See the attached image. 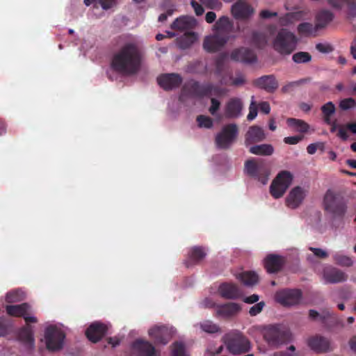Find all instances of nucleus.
Wrapping results in <instances>:
<instances>
[{"label":"nucleus","mask_w":356,"mask_h":356,"mask_svg":"<svg viewBox=\"0 0 356 356\" xmlns=\"http://www.w3.org/2000/svg\"><path fill=\"white\" fill-rule=\"evenodd\" d=\"M309 250H311L314 254L318 258L323 259L328 256L327 253L321 248H309Z\"/></svg>","instance_id":"57"},{"label":"nucleus","mask_w":356,"mask_h":356,"mask_svg":"<svg viewBox=\"0 0 356 356\" xmlns=\"http://www.w3.org/2000/svg\"><path fill=\"white\" fill-rule=\"evenodd\" d=\"M335 109V106L332 102H328L321 107L324 121L326 124H331V116L334 113Z\"/></svg>","instance_id":"39"},{"label":"nucleus","mask_w":356,"mask_h":356,"mask_svg":"<svg viewBox=\"0 0 356 356\" xmlns=\"http://www.w3.org/2000/svg\"><path fill=\"white\" fill-rule=\"evenodd\" d=\"M298 39L292 32L286 29H281L276 35L273 46L281 54L288 55L296 48Z\"/></svg>","instance_id":"3"},{"label":"nucleus","mask_w":356,"mask_h":356,"mask_svg":"<svg viewBox=\"0 0 356 356\" xmlns=\"http://www.w3.org/2000/svg\"><path fill=\"white\" fill-rule=\"evenodd\" d=\"M254 85L269 93H273L278 88L279 83L273 74L262 76L254 81Z\"/></svg>","instance_id":"18"},{"label":"nucleus","mask_w":356,"mask_h":356,"mask_svg":"<svg viewBox=\"0 0 356 356\" xmlns=\"http://www.w3.org/2000/svg\"><path fill=\"white\" fill-rule=\"evenodd\" d=\"M332 314L329 311H323L320 314L317 311L314 309H310L309 312V316L312 320H316L318 318L321 322L324 323L327 318L332 316Z\"/></svg>","instance_id":"46"},{"label":"nucleus","mask_w":356,"mask_h":356,"mask_svg":"<svg viewBox=\"0 0 356 356\" xmlns=\"http://www.w3.org/2000/svg\"><path fill=\"white\" fill-rule=\"evenodd\" d=\"M302 292L300 289H286L275 293V300L285 307L293 306L299 304L302 298Z\"/></svg>","instance_id":"11"},{"label":"nucleus","mask_w":356,"mask_h":356,"mask_svg":"<svg viewBox=\"0 0 356 356\" xmlns=\"http://www.w3.org/2000/svg\"><path fill=\"white\" fill-rule=\"evenodd\" d=\"M264 262V267L268 273H275L281 270L285 260L282 256L270 254L266 256Z\"/></svg>","instance_id":"21"},{"label":"nucleus","mask_w":356,"mask_h":356,"mask_svg":"<svg viewBox=\"0 0 356 356\" xmlns=\"http://www.w3.org/2000/svg\"><path fill=\"white\" fill-rule=\"evenodd\" d=\"M230 58L233 60L247 64L254 63L257 60L254 51L244 47L234 49L231 53Z\"/></svg>","instance_id":"13"},{"label":"nucleus","mask_w":356,"mask_h":356,"mask_svg":"<svg viewBox=\"0 0 356 356\" xmlns=\"http://www.w3.org/2000/svg\"><path fill=\"white\" fill-rule=\"evenodd\" d=\"M257 115V108L253 106V103L250 106L249 113L247 116L248 120H254Z\"/></svg>","instance_id":"60"},{"label":"nucleus","mask_w":356,"mask_h":356,"mask_svg":"<svg viewBox=\"0 0 356 356\" xmlns=\"http://www.w3.org/2000/svg\"><path fill=\"white\" fill-rule=\"evenodd\" d=\"M107 326L102 323H92L86 330L87 338L93 343H97L106 334Z\"/></svg>","instance_id":"17"},{"label":"nucleus","mask_w":356,"mask_h":356,"mask_svg":"<svg viewBox=\"0 0 356 356\" xmlns=\"http://www.w3.org/2000/svg\"><path fill=\"white\" fill-rule=\"evenodd\" d=\"M356 105V102L353 98H346L342 99L339 103V107L343 111H346L353 108Z\"/></svg>","instance_id":"52"},{"label":"nucleus","mask_w":356,"mask_h":356,"mask_svg":"<svg viewBox=\"0 0 356 356\" xmlns=\"http://www.w3.org/2000/svg\"><path fill=\"white\" fill-rule=\"evenodd\" d=\"M249 152L255 155L270 156L274 152V148L270 144L255 145L250 147Z\"/></svg>","instance_id":"33"},{"label":"nucleus","mask_w":356,"mask_h":356,"mask_svg":"<svg viewBox=\"0 0 356 356\" xmlns=\"http://www.w3.org/2000/svg\"><path fill=\"white\" fill-rule=\"evenodd\" d=\"M324 210L334 218H343L347 211V204L344 197L339 193L329 189L323 197Z\"/></svg>","instance_id":"2"},{"label":"nucleus","mask_w":356,"mask_h":356,"mask_svg":"<svg viewBox=\"0 0 356 356\" xmlns=\"http://www.w3.org/2000/svg\"><path fill=\"white\" fill-rule=\"evenodd\" d=\"M260 111L265 113L268 114L270 111V106L268 102H263L259 104Z\"/></svg>","instance_id":"63"},{"label":"nucleus","mask_w":356,"mask_h":356,"mask_svg":"<svg viewBox=\"0 0 356 356\" xmlns=\"http://www.w3.org/2000/svg\"><path fill=\"white\" fill-rule=\"evenodd\" d=\"M262 334L268 344L275 348L288 342L291 337L289 331L282 329L277 325H270L265 327Z\"/></svg>","instance_id":"5"},{"label":"nucleus","mask_w":356,"mask_h":356,"mask_svg":"<svg viewBox=\"0 0 356 356\" xmlns=\"http://www.w3.org/2000/svg\"><path fill=\"white\" fill-rule=\"evenodd\" d=\"M23 292L19 290H14L8 292L6 296V301L8 303L19 302L23 300Z\"/></svg>","instance_id":"45"},{"label":"nucleus","mask_w":356,"mask_h":356,"mask_svg":"<svg viewBox=\"0 0 356 356\" xmlns=\"http://www.w3.org/2000/svg\"><path fill=\"white\" fill-rule=\"evenodd\" d=\"M305 82V79H300L298 81L289 82V83H286V85H284L282 88L281 91L283 93L289 92L292 91L295 88L299 86L300 85H301L302 83H303Z\"/></svg>","instance_id":"50"},{"label":"nucleus","mask_w":356,"mask_h":356,"mask_svg":"<svg viewBox=\"0 0 356 356\" xmlns=\"http://www.w3.org/2000/svg\"><path fill=\"white\" fill-rule=\"evenodd\" d=\"M309 347L317 353H326L331 350L329 339L321 336L310 337L307 341Z\"/></svg>","instance_id":"20"},{"label":"nucleus","mask_w":356,"mask_h":356,"mask_svg":"<svg viewBox=\"0 0 356 356\" xmlns=\"http://www.w3.org/2000/svg\"><path fill=\"white\" fill-rule=\"evenodd\" d=\"M254 13V9L243 0H238L232 7V13L236 19H247Z\"/></svg>","instance_id":"23"},{"label":"nucleus","mask_w":356,"mask_h":356,"mask_svg":"<svg viewBox=\"0 0 356 356\" xmlns=\"http://www.w3.org/2000/svg\"><path fill=\"white\" fill-rule=\"evenodd\" d=\"M132 349L136 356H156L155 348L147 341L136 340L132 344Z\"/></svg>","instance_id":"19"},{"label":"nucleus","mask_w":356,"mask_h":356,"mask_svg":"<svg viewBox=\"0 0 356 356\" xmlns=\"http://www.w3.org/2000/svg\"><path fill=\"white\" fill-rule=\"evenodd\" d=\"M197 122L200 127L210 129L213 125L212 119L209 116L203 115H200L197 117Z\"/></svg>","instance_id":"49"},{"label":"nucleus","mask_w":356,"mask_h":356,"mask_svg":"<svg viewBox=\"0 0 356 356\" xmlns=\"http://www.w3.org/2000/svg\"><path fill=\"white\" fill-rule=\"evenodd\" d=\"M316 49L320 51V52H322V53H327L329 51H331V48L330 46L328 45H325L322 43H318L316 45Z\"/></svg>","instance_id":"64"},{"label":"nucleus","mask_w":356,"mask_h":356,"mask_svg":"<svg viewBox=\"0 0 356 356\" xmlns=\"http://www.w3.org/2000/svg\"><path fill=\"white\" fill-rule=\"evenodd\" d=\"M30 309V305L28 303H22L15 305H7L6 312L8 315L16 317H23L26 315Z\"/></svg>","instance_id":"31"},{"label":"nucleus","mask_w":356,"mask_h":356,"mask_svg":"<svg viewBox=\"0 0 356 356\" xmlns=\"http://www.w3.org/2000/svg\"><path fill=\"white\" fill-rule=\"evenodd\" d=\"M303 138L302 135L288 136L284 138V142L289 145H296L302 140Z\"/></svg>","instance_id":"54"},{"label":"nucleus","mask_w":356,"mask_h":356,"mask_svg":"<svg viewBox=\"0 0 356 356\" xmlns=\"http://www.w3.org/2000/svg\"><path fill=\"white\" fill-rule=\"evenodd\" d=\"M218 291L221 297L225 299H237L241 295L238 287L232 283H222L220 285Z\"/></svg>","instance_id":"28"},{"label":"nucleus","mask_w":356,"mask_h":356,"mask_svg":"<svg viewBox=\"0 0 356 356\" xmlns=\"http://www.w3.org/2000/svg\"><path fill=\"white\" fill-rule=\"evenodd\" d=\"M300 17L299 13H288L284 16L280 17V23L282 26H286L298 19Z\"/></svg>","instance_id":"48"},{"label":"nucleus","mask_w":356,"mask_h":356,"mask_svg":"<svg viewBox=\"0 0 356 356\" xmlns=\"http://www.w3.org/2000/svg\"><path fill=\"white\" fill-rule=\"evenodd\" d=\"M238 279L246 286H252L258 282V275L254 272H244L238 275Z\"/></svg>","instance_id":"37"},{"label":"nucleus","mask_w":356,"mask_h":356,"mask_svg":"<svg viewBox=\"0 0 356 356\" xmlns=\"http://www.w3.org/2000/svg\"><path fill=\"white\" fill-rule=\"evenodd\" d=\"M241 310V307L235 302H228L216 306V317L229 318L236 315Z\"/></svg>","instance_id":"26"},{"label":"nucleus","mask_w":356,"mask_h":356,"mask_svg":"<svg viewBox=\"0 0 356 356\" xmlns=\"http://www.w3.org/2000/svg\"><path fill=\"white\" fill-rule=\"evenodd\" d=\"M243 104L238 98L230 99L225 106V115L227 118H238L241 112Z\"/></svg>","instance_id":"29"},{"label":"nucleus","mask_w":356,"mask_h":356,"mask_svg":"<svg viewBox=\"0 0 356 356\" xmlns=\"http://www.w3.org/2000/svg\"><path fill=\"white\" fill-rule=\"evenodd\" d=\"M333 19V14L326 10L320 11L316 17L317 29L324 28Z\"/></svg>","instance_id":"34"},{"label":"nucleus","mask_w":356,"mask_h":356,"mask_svg":"<svg viewBox=\"0 0 356 356\" xmlns=\"http://www.w3.org/2000/svg\"><path fill=\"white\" fill-rule=\"evenodd\" d=\"M333 259L337 264L341 266L350 267L353 264L350 257L338 252L333 255Z\"/></svg>","instance_id":"43"},{"label":"nucleus","mask_w":356,"mask_h":356,"mask_svg":"<svg viewBox=\"0 0 356 356\" xmlns=\"http://www.w3.org/2000/svg\"><path fill=\"white\" fill-rule=\"evenodd\" d=\"M287 124L290 127H293L301 133H306L309 129V125L307 123L302 120L296 118H288Z\"/></svg>","instance_id":"42"},{"label":"nucleus","mask_w":356,"mask_h":356,"mask_svg":"<svg viewBox=\"0 0 356 356\" xmlns=\"http://www.w3.org/2000/svg\"><path fill=\"white\" fill-rule=\"evenodd\" d=\"M226 93V90L218 86H214L212 83L204 85V96L215 95L222 96Z\"/></svg>","instance_id":"40"},{"label":"nucleus","mask_w":356,"mask_h":356,"mask_svg":"<svg viewBox=\"0 0 356 356\" xmlns=\"http://www.w3.org/2000/svg\"><path fill=\"white\" fill-rule=\"evenodd\" d=\"M19 338L23 342L32 345L34 339L31 327L30 326L23 327L19 332Z\"/></svg>","instance_id":"41"},{"label":"nucleus","mask_w":356,"mask_h":356,"mask_svg":"<svg viewBox=\"0 0 356 356\" xmlns=\"http://www.w3.org/2000/svg\"><path fill=\"white\" fill-rule=\"evenodd\" d=\"M293 178V176L289 171L282 170L280 172L270 186L272 196L275 198L282 197L291 184Z\"/></svg>","instance_id":"8"},{"label":"nucleus","mask_w":356,"mask_h":356,"mask_svg":"<svg viewBox=\"0 0 356 356\" xmlns=\"http://www.w3.org/2000/svg\"><path fill=\"white\" fill-rule=\"evenodd\" d=\"M238 135V129L236 124L231 123L224 126L216 135L215 143L216 146L222 149H229L236 140Z\"/></svg>","instance_id":"7"},{"label":"nucleus","mask_w":356,"mask_h":356,"mask_svg":"<svg viewBox=\"0 0 356 356\" xmlns=\"http://www.w3.org/2000/svg\"><path fill=\"white\" fill-rule=\"evenodd\" d=\"M191 6L193 8L195 14L197 16L202 15L204 13V10L202 6L199 4L195 0H192L191 1Z\"/></svg>","instance_id":"58"},{"label":"nucleus","mask_w":356,"mask_h":356,"mask_svg":"<svg viewBox=\"0 0 356 356\" xmlns=\"http://www.w3.org/2000/svg\"><path fill=\"white\" fill-rule=\"evenodd\" d=\"M196 26V20L193 17L181 16L177 18L171 24V29L178 31L193 29Z\"/></svg>","instance_id":"30"},{"label":"nucleus","mask_w":356,"mask_h":356,"mask_svg":"<svg viewBox=\"0 0 356 356\" xmlns=\"http://www.w3.org/2000/svg\"><path fill=\"white\" fill-rule=\"evenodd\" d=\"M188 255V259L185 261V265L187 268L193 265L198 264L205 258L207 253L204 248L194 246L191 248Z\"/></svg>","instance_id":"27"},{"label":"nucleus","mask_w":356,"mask_h":356,"mask_svg":"<svg viewBox=\"0 0 356 356\" xmlns=\"http://www.w3.org/2000/svg\"><path fill=\"white\" fill-rule=\"evenodd\" d=\"M305 197V191L300 186H296L289 193L286 202L291 209H296L302 202Z\"/></svg>","instance_id":"25"},{"label":"nucleus","mask_w":356,"mask_h":356,"mask_svg":"<svg viewBox=\"0 0 356 356\" xmlns=\"http://www.w3.org/2000/svg\"><path fill=\"white\" fill-rule=\"evenodd\" d=\"M115 1L116 0H99L102 8L106 10L112 8L115 5Z\"/></svg>","instance_id":"59"},{"label":"nucleus","mask_w":356,"mask_h":356,"mask_svg":"<svg viewBox=\"0 0 356 356\" xmlns=\"http://www.w3.org/2000/svg\"><path fill=\"white\" fill-rule=\"evenodd\" d=\"M211 105L209 111L211 115H214L216 114V113L220 108V102L215 98H211Z\"/></svg>","instance_id":"56"},{"label":"nucleus","mask_w":356,"mask_h":356,"mask_svg":"<svg viewBox=\"0 0 356 356\" xmlns=\"http://www.w3.org/2000/svg\"><path fill=\"white\" fill-rule=\"evenodd\" d=\"M264 305H265V303L264 301L259 302L257 303L256 305H253L250 309V311H249L250 315L252 316H254L257 315L262 311Z\"/></svg>","instance_id":"53"},{"label":"nucleus","mask_w":356,"mask_h":356,"mask_svg":"<svg viewBox=\"0 0 356 356\" xmlns=\"http://www.w3.org/2000/svg\"><path fill=\"white\" fill-rule=\"evenodd\" d=\"M266 138L263 129L259 126L253 125L249 127L245 135V144L249 145L258 143Z\"/></svg>","instance_id":"24"},{"label":"nucleus","mask_w":356,"mask_h":356,"mask_svg":"<svg viewBox=\"0 0 356 356\" xmlns=\"http://www.w3.org/2000/svg\"><path fill=\"white\" fill-rule=\"evenodd\" d=\"M182 81V77L177 73L163 74L157 78L158 84L165 90L179 88Z\"/></svg>","instance_id":"12"},{"label":"nucleus","mask_w":356,"mask_h":356,"mask_svg":"<svg viewBox=\"0 0 356 356\" xmlns=\"http://www.w3.org/2000/svg\"><path fill=\"white\" fill-rule=\"evenodd\" d=\"M202 305L205 308H216L218 305L211 298H205L203 302Z\"/></svg>","instance_id":"62"},{"label":"nucleus","mask_w":356,"mask_h":356,"mask_svg":"<svg viewBox=\"0 0 356 356\" xmlns=\"http://www.w3.org/2000/svg\"><path fill=\"white\" fill-rule=\"evenodd\" d=\"M323 276L325 282L329 284L343 282L348 279L346 273L332 266L325 267L323 271Z\"/></svg>","instance_id":"15"},{"label":"nucleus","mask_w":356,"mask_h":356,"mask_svg":"<svg viewBox=\"0 0 356 356\" xmlns=\"http://www.w3.org/2000/svg\"><path fill=\"white\" fill-rule=\"evenodd\" d=\"M298 32L300 35L304 36L316 35L318 31L317 26H314L309 22H303L300 24L297 28Z\"/></svg>","instance_id":"36"},{"label":"nucleus","mask_w":356,"mask_h":356,"mask_svg":"<svg viewBox=\"0 0 356 356\" xmlns=\"http://www.w3.org/2000/svg\"><path fill=\"white\" fill-rule=\"evenodd\" d=\"M250 43L258 49H263L267 44V36L263 32L254 31L252 33Z\"/></svg>","instance_id":"35"},{"label":"nucleus","mask_w":356,"mask_h":356,"mask_svg":"<svg viewBox=\"0 0 356 356\" xmlns=\"http://www.w3.org/2000/svg\"><path fill=\"white\" fill-rule=\"evenodd\" d=\"M197 36L195 32H186L177 39V45L180 49L189 48L196 40Z\"/></svg>","instance_id":"32"},{"label":"nucleus","mask_w":356,"mask_h":356,"mask_svg":"<svg viewBox=\"0 0 356 356\" xmlns=\"http://www.w3.org/2000/svg\"><path fill=\"white\" fill-rule=\"evenodd\" d=\"M234 30L233 22L227 16L220 17L214 24L212 31L222 35L230 37Z\"/></svg>","instance_id":"22"},{"label":"nucleus","mask_w":356,"mask_h":356,"mask_svg":"<svg viewBox=\"0 0 356 356\" xmlns=\"http://www.w3.org/2000/svg\"><path fill=\"white\" fill-rule=\"evenodd\" d=\"M200 327L204 332L209 334H214L220 331L219 326L209 320L200 323Z\"/></svg>","instance_id":"44"},{"label":"nucleus","mask_w":356,"mask_h":356,"mask_svg":"<svg viewBox=\"0 0 356 356\" xmlns=\"http://www.w3.org/2000/svg\"><path fill=\"white\" fill-rule=\"evenodd\" d=\"M292 59L296 63H305L312 60V56L308 52L299 51L293 55Z\"/></svg>","instance_id":"47"},{"label":"nucleus","mask_w":356,"mask_h":356,"mask_svg":"<svg viewBox=\"0 0 356 356\" xmlns=\"http://www.w3.org/2000/svg\"><path fill=\"white\" fill-rule=\"evenodd\" d=\"M199 1L202 5L205 6L207 8H209V9H215L220 4V2L218 1V0H199Z\"/></svg>","instance_id":"55"},{"label":"nucleus","mask_w":356,"mask_h":356,"mask_svg":"<svg viewBox=\"0 0 356 356\" xmlns=\"http://www.w3.org/2000/svg\"><path fill=\"white\" fill-rule=\"evenodd\" d=\"M244 170L248 175L258 180L262 184H267L270 171L264 160L255 159L247 160L244 164Z\"/></svg>","instance_id":"4"},{"label":"nucleus","mask_w":356,"mask_h":356,"mask_svg":"<svg viewBox=\"0 0 356 356\" xmlns=\"http://www.w3.org/2000/svg\"><path fill=\"white\" fill-rule=\"evenodd\" d=\"M148 333L156 343L165 345L171 339L170 331L167 327L163 325L154 326L149 330Z\"/></svg>","instance_id":"16"},{"label":"nucleus","mask_w":356,"mask_h":356,"mask_svg":"<svg viewBox=\"0 0 356 356\" xmlns=\"http://www.w3.org/2000/svg\"><path fill=\"white\" fill-rule=\"evenodd\" d=\"M143 57V50L136 42H127L113 54L111 67L118 73L134 75L140 70Z\"/></svg>","instance_id":"1"},{"label":"nucleus","mask_w":356,"mask_h":356,"mask_svg":"<svg viewBox=\"0 0 356 356\" xmlns=\"http://www.w3.org/2000/svg\"><path fill=\"white\" fill-rule=\"evenodd\" d=\"M225 344L232 355L247 353L250 349L249 340L241 332H232L225 337Z\"/></svg>","instance_id":"6"},{"label":"nucleus","mask_w":356,"mask_h":356,"mask_svg":"<svg viewBox=\"0 0 356 356\" xmlns=\"http://www.w3.org/2000/svg\"><path fill=\"white\" fill-rule=\"evenodd\" d=\"M227 54L222 52L218 54L214 59L215 74L218 76L221 75L224 71L225 61L227 59Z\"/></svg>","instance_id":"38"},{"label":"nucleus","mask_w":356,"mask_h":356,"mask_svg":"<svg viewBox=\"0 0 356 356\" xmlns=\"http://www.w3.org/2000/svg\"><path fill=\"white\" fill-rule=\"evenodd\" d=\"M173 356H187L185 353V346L181 342H175L173 344Z\"/></svg>","instance_id":"51"},{"label":"nucleus","mask_w":356,"mask_h":356,"mask_svg":"<svg viewBox=\"0 0 356 356\" xmlns=\"http://www.w3.org/2000/svg\"><path fill=\"white\" fill-rule=\"evenodd\" d=\"M186 97H204V85L191 80L186 82L182 87L180 99Z\"/></svg>","instance_id":"14"},{"label":"nucleus","mask_w":356,"mask_h":356,"mask_svg":"<svg viewBox=\"0 0 356 356\" xmlns=\"http://www.w3.org/2000/svg\"><path fill=\"white\" fill-rule=\"evenodd\" d=\"M259 15L263 19H268L272 17H276L277 15V13L270 12L268 10H263L260 12Z\"/></svg>","instance_id":"61"},{"label":"nucleus","mask_w":356,"mask_h":356,"mask_svg":"<svg viewBox=\"0 0 356 356\" xmlns=\"http://www.w3.org/2000/svg\"><path fill=\"white\" fill-rule=\"evenodd\" d=\"M230 37L222 35L214 31L204 37L202 43L204 50L209 54L220 51L229 42Z\"/></svg>","instance_id":"9"},{"label":"nucleus","mask_w":356,"mask_h":356,"mask_svg":"<svg viewBox=\"0 0 356 356\" xmlns=\"http://www.w3.org/2000/svg\"><path fill=\"white\" fill-rule=\"evenodd\" d=\"M65 338V333L55 326H49L45 330L44 339L49 350L56 351L61 349Z\"/></svg>","instance_id":"10"}]
</instances>
